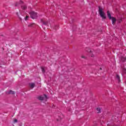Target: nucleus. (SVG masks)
Returning <instances> with one entry per match:
<instances>
[{
  "label": "nucleus",
  "mask_w": 126,
  "mask_h": 126,
  "mask_svg": "<svg viewBox=\"0 0 126 126\" xmlns=\"http://www.w3.org/2000/svg\"><path fill=\"white\" fill-rule=\"evenodd\" d=\"M98 12L100 16L102 18V19H106V14L103 11V9L100 6L98 7Z\"/></svg>",
  "instance_id": "1"
},
{
  "label": "nucleus",
  "mask_w": 126,
  "mask_h": 126,
  "mask_svg": "<svg viewBox=\"0 0 126 126\" xmlns=\"http://www.w3.org/2000/svg\"><path fill=\"white\" fill-rule=\"evenodd\" d=\"M30 14L32 19H35L37 17V13L33 11H32L31 12H30Z\"/></svg>",
  "instance_id": "2"
},
{
  "label": "nucleus",
  "mask_w": 126,
  "mask_h": 126,
  "mask_svg": "<svg viewBox=\"0 0 126 126\" xmlns=\"http://www.w3.org/2000/svg\"><path fill=\"white\" fill-rule=\"evenodd\" d=\"M41 23H43L44 25H45L46 26H49V22H48V21H46L43 19H41Z\"/></svg>",
  "instance_id": "3"
},
{
  "label": "nucleus",
  "mask_w": 126,
  "mask_h": 126,
  "mask_svg": "<svg viewBox=\"0 0 126 126\" xmlns=\"http://www.w3.org/2000/svg\"><path fill=\"white\" fill-rule=\"evenodd\" d=\"M110 20H112L113 25H115V24H116V22L117 21V19H116V18L113 17Z\"/></svg>",
  "instance_id": "4"
},
{
  "label": "nucleus",
  "mask_w": 126,
  "mask_h": 126,
  "mask_svg": "<svg viewBox=\"0 0 126 126\" xmlns=\"http://www.w3.org/2000/svg\"><path fill=\"white\" fill-rule=\"evenodd\" d=\"M86 51H87V52H88V53H90L91 55H92L91 57L92 58H93V57H94V55H93V54L92 53V51H91V50H90V49H89V48H87L86 49Z\"/></svg>",
  "instance_id": "5"
},
{
  "label": "nucleus",
  "mask_w": 126,
  "mask_h": 126,
  "mask_svg": "<svg viewBox=\"0 0 126 126\" xmlns=\"http://www.w3.org/2000/svg\"><path fill=\"white\" fill-rule=\"evenodd\" d=\"M6 94H15V92L13 91L12 90H10L9 92H6Z\"/></svg>",
  "instance_id": "6"
},
{
  "label": "nucleus",
  "mask_w": 126,
  "mask_h": 126,
  "mask_svg": "<svg viewBox=\"0 0 126 126\" xmlns=\"http://www.w3.org/2000/svg\"><path fill=\"white\" fill-rule=\"evenodd\" d=\"M107 16H108V18L109 19H112L113 17H112V15H111V13H110V12L109 11H107Z\"/></svg>",
  "instance_id": "7"
},
{
  "label": "nucleus",
  "mask_w": 126,
  "mask_h": 126,
  "mask_svg": "<svg viewBox=\"0 0 126 126\" xmlns=\"http://www.w3.org/2000/svg\"><path fill=\"white\" fill-rule=\"evenodd\" d=\"M37 99H38V100L40 101H43V100H44V97H43L42 95H40L37 97Z\"/></svg>",
  "instance_id": "8"
},
{
  "label": "nucleus",
  "mask_w": 126,
  "mask_h": 126,
  "mask_svg": "<svg viewBox=\"0 0 126 126\" xmlns=\"http://www.w3.org/2000/svg\"><path fill=\"white\" fill-rule=\"evenodd\" d=\"M30 86L31 88L33 89V88H34V87H35V84L33 83H31V84H30Z\"/></svg>",
  "instance_id": "9"
},
{
  "label": "nucleus",
  "mask_w": 126,
  "mask_h": 126,
  "mask_svg": "<svg viewBox=\"0 0 126 126\" xmlns=\"http://www.w3.org/2000/svg\"><path fill=\"white\" fill-rule=\"evenodd\" d=\"M116 78H117V79H118V82H121V78L120 77V75L117 74Z\"/></svg>",
  "instance_id": "10"
},
{
  "label": "nucleus",
  "mask_w": 126,
  "mask_h": 126,
  "mask_svg": "<svg viewBox=\"0 0 126 126\" xmlns=\"http://www.w3.org/2000/svg\"><path fill=\"white\" fill-rule=\"evenodd\" d=\"M22 9H23V10H25L26 9H27V6H26V5H24L23 6H22Z\"/></svg>",
  "instance_id": "11"
},
{
  "label": "nucleus",
  "mask_w": 126,
  "mask_h": 126,
  "mask_svg": "<svg viewBox=\"0 0 126 126\" xmlns=\"http://www.w3.org/2000/svg\"><path fill=\"white\" fill-rule=\"evenodd\" d=\"M96 112L98 114H100V113H101V108H100V107H97L96 108Z\"/></svg>",
  "instance_id": "12"
},
{
  "label": "nucleus",
  "mask_w": 126,
  "mask_h": 126,
  "mask_svg": "<svg viewBox=\"0 0 126 126\" xmlns=\"http://www.w3.org/2000/svg\"><path fill=\"white\" fill-rule=\"evenodd\" d=\"M35 25V23H32V24H29L28 25V27H33Z\"/></svg>",
  "instance_id": "13"
},
{
  "label": "nucleus",
  "mask_w": 126,
  "mask_h": 126,
  "mask_svg": "<svg viewBox=\"0 0 126 126\" xmlns=\"http://www.w3.org/2000/svg\"><path fill=\"white\" fill-rule=\"evenodd\" d=\"M121 61L122 62H123V63H125V62L126 61V57H121Z\"/></svg>",
  "instance_id": "14"
},
{
  "label": "nucleus",
  "mask_w": 126,
  "mask_h": 126,
  "mask_svg": "<svg viewBox=\"0 0 126 126\" xmlns=\"http://www.w3.org/2000/svg\"><path fill=\"white\" fill-rule=\"evenodd\" d=\"M41 70L43 73H45V68L43 67H41Z\"/></svg>",
  "instance_id": "15"
},
{
  "label": "nucleus",
  "mask_w": 126,
  "mask_h": 126,
  "mask_svg": "<svg viewBox=\"0 0 126 126\" xmlns=\"http://www.w3.org/2000/svg\"><path fill=\"white\" fill-rule=\"evenodd\" d=\"M123 72L124 73H126V69L125 68H124L123 69Z\"/></svg>",
  "instance_id": "16"
},
{
  "label": "nucleus",
  "mask_w": 126,
  "mask_h": 126,
  "mask_svg": "<svg viewBox=\"0 0 126 126\" xmlns=\"http://www.w3.org/2000/svg\"><path fill=\"white\" fill-rule=\"evenodd\" d=\"M118 21L119 23H121V22H122V19H120L118 20Z\"/></svg>",
  "instance_id": "17"
},
{
  "label": "nucleus",
  "mask_w": 126,
  "mask_h": 126,
  "mask_svg": "<svg viewBox=\"0 0 126 126\" xmlns=\"http://www.w3.org/2000/svg\"><path fill=\"white\" fill-rule=\"evenodd\" d=\"M15 123H17V119H14V124H15Z\"/></svg>",
  "instance_id": "18"
},
{
  "label": "nucleus",
  "mask_w": 126,
  "mask_h": 126,
  "mask_svg": "<svg viewBox=\"0 0 126 126\" xmlns=\"http://www.w3.org/2000/svg\"><path fill=\"white\" fill-rule=\"evenodd\" d=\"M28 18H29V17L28 16H26V20H28Z\"/></svg>",
  "instance_id": "19"
},
{
  "label": "nucleus",
  "mask_w": 126,
  "mask_h": 126,
  "mask_svg": "<svg viewBox=\"0 0 126 126\" xmlns=\"http://www.w3.org/2000/svg\"><path fill=\"white\" fill-rule=\"evenodd\" d=\"M18 5V2L16 3L15 6H17Z\"/></svg>",
  "instance_id": "20"
},
{
  "label": "nucleus",
  "mask_w": 126,
  "mask_h": 126,
  "mask_svg": "<svg viewBox=\"0 0 126 126\" xmlns=\"http://www.w3.org/2000/svg\"><path fill=\"white\" fill-rule=\"evenodd\" d=\"M82 59H85V57H84V56H82Z\"/></svg>",
  "instance_id": "21"
},
{
  "label": "nucleus",
  "mask_w": 126,
  "mask_h": 126,
  "mask_svg": "<svg viewBox=\"0 0 126 126\" xmlns=\"http://www.w3.org/2000/svg\"><path fill=\"white\" fill-rule=\"evenodd\" d=\"M44 96H45V98H47V95L46 94H44Z\"/></svg>",
  "instance_id": "22"
},
{
  "label": "nucleus",
  "mask_w": 126,
  "mask_h": 126,
  "mask_svg": "<svg viewBox=\"0 0 126 126\" xmlns=\"http://www.w3.org/2000/svg\"><path fill=\"white\" fill-rule=\"evenodd\" d=\"M21 3H22V1H20Z\"/></svg>",
  "instance_id": "23"
},
{
  "label": "nucleus",
  "mask_w": 126,
  "mask_h": 126,
  "mask_svg": "<svg viewBox=\"0 0 126 126\" xmlns=\"http://www.w3.org/2000/svg\"><path fill=\"white\" fill-rule=\"evenodd\" d=\"M100 69H102V68H100Z\"/></svg>",
  "instance_id": "24"
}]
</instances>
